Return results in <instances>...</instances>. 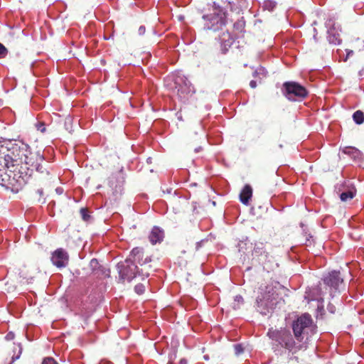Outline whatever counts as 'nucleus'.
Wrapping results in <instances>:
<instances>
[{"mask_svg":"<svg viewBox=\"0 0 364 364\" xmlns=\"http://www.w3.org/2000/svg\"><path fill=\"white\" fill-rule=\"evenodd\" d=\"M201 243H202V241H200V242H197L196 243V250H198L200 247V246H201Z\"/></svg>","mask_w":364,"mask_h":364,"instance_id":"obj_32","label":"nucleus"},{"mask_svg":"<svg viewBox=\"0 0 364 364\" xmlns=\"http://www.w3.org/2000/svg\"><path fill=\"white\" fill-rule=\"evenodd\" d=\"M145 32V27L144 26H140L139 28V33L140 34H144Z\"/></svg>","mask_w":364,"mask_h":364,"instance_id":"obj_31","label":"nucleus"},{"mask_svg":"<svg viewBox=\"0 0 364 364\" xmlns=\"http://www.w3.org/2000/svg\"><path fill=\"white\" fill-rule=\"evenodd\" d=\"M214 13L210 15H204L203 19L206 21L205 26L213 31H218L225 26L227 23L226 13L220 6H216L214 3Z\"/></svg>","mask_w":364,"mask_h":364,"instance_id":"obj_5","label":"nucleus"},{"mask_svg":"<svg viewBox=\"0 0 364 364\" xmlns=\"http://www.w3.org/2000/svg\"><path fill=\"white\" fill-rule=\"evenodd\" d=\"M180 364H187V361L185 359H181L180 360Z\"/></svg>","mask_w":364,"mask_h":364,"instance_id":"obj_33","label":"nucleus"},{"mask_svg":"<svg viewBox=\"0 0 364 364\" xmlns=\"http://www.w3.org/2000/svg\"><path fill=\"white\" fill-rule=\"evenodd\" d=\"M38 192L39 195H42L43 194V191L42 190H38Z\"/></svg>","mask_w":364,"mask_h":364,"instance_id":"obj_35","label":"nucleus"},{"mask_svg":"<svg viewBox=\"0 0 364 364\" xmlns=\"http://www.w3.org/2000/svg\"><path fill=\"white\" fill-rule=\"evenodd\" d=\"M130 257H132L136 264H139V267L137 266L136 274L141 276L143 278L148 277L150 272L153 271V267L150 264L151 258L147 255L144 256L142 248H134L130 253Z\"/></svg>","mask_w":364,"mask_h":364,"instance_id":"obj_4","label":"nucleus"},{"mask_svg":"<svg viewBox=\"0 0 364 364\" xmlns=\"http://www.w3.org/2000/svg\"><path fill=\"white\" fill-rule=\"evenodd\" d=\"M323 282L328 287L335 290H340L343 286V279L341 277L340 272L332 271L323 279Z\"/></svg>","mask_w":364,"mask_h":364,"instance_id":"obj_11","label":"nucleus"},{"mask_svg":"<svg viewBox=\"0 0 364 364\" xmlns=\"http://www.w3.org/2000/svg\"><path fill=\"white\" fill-rule=\"evenodd\" d=\"M355 195V191L352 189L341 193L340 198L342 201L346 202L347 200L353 198Z\"/></svg>","mask_w":364,"mask_h":364,"instance_id":"obj_18","label":"nucleus"},{"mask_svg":"<svg viewBox=\"0 0 364 364\" xmlns=\"http://www.w3.org/2000/svg\"><path fill=\"white\" fill-rule=\"evenodd\" d=\"M7 171L4 172V177L2 178L3 186L11 189L14 193H18L22 191L27 183H29L31 173L22 172L23 168L20 166H6Z\"/></svg>","mask_w":364,"mask_h":364,"instance_id":"obj_3","label":"nucleus"},{"mask_svg":"<svg viewBox=\"0 0 364 364\" xmlns=\"http://www.w3.org/2000/svg\"><path fill=\"white\" fill-rule=\"evenodd\" d=\"M42 364H58L53 358H46L43 359Z\"/></svg>","mask_w":364,"mask_h":364,"instance_id":"obj_25","label":"nucleus"},{"mask_svg":"<svg viewBox=\"0 0 364 364\" xmlns=\"http://www.w3.org/2000/svg\"><path fill=\"white\" fill-rule=\"evenodd\" d=\"M81 213H82V218L84 220H87L88 218H90V215L87 214L86 213V210L85 209H83L82 208L81 210H80Z\"/></svg>","mask_w":364,"mask_h":364,"instance_id":"obj_27","label":"nucleus"},{"mask_svg":"<svg viewBox=\"0 0 364 364\" xmlns=\"http://www.w3.org/2000/svg\"><path fill=\"white\" fill-rule=\"evenodd\" d=\"M7 53L8 50L6 48L2 43H0V58L6 57Z\"/></svg>","mask_w":364,"mask_h":364,"instance_id":"obj_23","label":"nucleus"},{"mask_svg":"<svg viewBox=\"0 0 364 364\" xmlns=\"http://www.w3.org/2000/svg\"><path fill=\"white\" fill-rule=\"evenodd\" d=\"M118 268L119 277L123 282H130L136 275L137 265L130 255L123 263L118 265Z\"/></svg>","mask_w":364,"mask_h":364,"instance_id":"obj_7","label":"nucleus"},{"mask_svg":"<svg viewBox=\"0 0 364 364\" xmlns=\"http://www.w3.org/2000/svg\"><path fill=\"white\" fill-rule=\"evenodd\" d=\"M36 127L38 131L43 133L46 131V127L43 123L38 122L36 124Z\"/></svg>","mask_w":364,"mask_h":364,"instance_id":"obj_26","label":"nucleus"},{"mask_svg":"<svg viewBox=\"0 0 364 364\" xmlns=\"http://www.w3.org/2000/svg\"><path fill=\"white\" fill-rule=\"evenodd\" d=\"M252 196V188L250 185L246 184L240 194V200L245 205H248Z\"/></svg>","mask_w":364,"mask_h":364,"instance_id":"obj_14","label":"nucleus"},{"mask_svg":"<svg viewBox=\"0 0 364 364\" xmlns=\"http://www.w3.org/2000/svg\"><path fill=\"white\" fill-rule=\"evenodd\" d=\"M90 266L92 269L93 272H95L96 274H97V271H98L97 268H100V267L99 266L97 259H91V261L90 262Z\"/></svg>","mask_w":364,"mask_h":364,"instance_id":"obj_21","label":"nucleus"},{"mask_svg":"<svg viewBox=\"0 0 364 364\" xmlns=\"http://www.w3.org/2000/svg\"><path fill=\"white\" fill-rule=\"evenodd\" d=\"M177 95L179 98L183 99L186 97V95L190 92V87L184 82V85H181L178 81L175 82Z\"/></svg>","mask_w":364,"mask_h":364,"instance_id":"obj_17","label":"nucleus"},{"mask_svg":"<svg viewBox=\"0 0 364 364\" xmlns=\"http://www.w3.org/2000/svg\"><path fill=\"white\" fill-rule=\"evenodd\" d=\"M283 94L289 100L305 98L309 92L305 87L294 81L283 84Z\"/></svg>","mask_w":364,"mask_h":364,"instance_id":"obj_6","label":"nucleus"},{"mask_svg":"<svg viewBox=\"0 0 364 364\" xmlns=\"http://www.w3.org/2000/svg\"><path fill=\"white\" fill-rule=\"evenodd\" d=\"M234 348H235L236 355H240V353H243V351H244V348L241 344L235 345Z\"/></svg>","mask_w":364,"mask_h":364,"instance_id":"obj_24","label":"nucleus"},{"mask_svg":"<svg viewBox=\"0 0 364 364\" xmlns=\"http://www.w3.org/2000/svg\"><path fill=\"white\" fill-rule=\"evenodd\" d=\"M164 237V233L159 227H154L149 235V241L152 245L161 242Z\"/></svg>","mask_w":364,"mask_h":364,"instance_id":"obj_13","label":"nucleus"},{"mask_svg":"<svg viewBox=\"0 0 364 364\" xmlns=\"http://www.w3.org/2000/svg\"><path fill=\"white\" fill-rule=\"evenodd\" d=\"M343 152L345 154L348 155L350 156L354 161H361L363 160V154L362 152L355 148L351 146L345 147L343 150Z\"/></svg>","mask_w":364,"mask_h":364,"instance_id":"obj_15","label":"nucleus"},{"mask_svg":"<svg viewBox=\"0 0 364 364\" xmlns=\"http://www.w3.org/2000/svg\"><path fill=\"white\" fill-rule=\"evenodd\" d=\"M354 122L358 124H361L364 122V113L360 110H357L353 114Z\"/></svg>","mask_w":364,"mask_h":364,"instance_id":"obj_19","label":"nucleus"},{"mask_svg":"<svg viewBox=\"0 0 364 364\" xmlns=\"http://www.w3.org/2000/svg\"><path fill=\"white\" fill-rule=\"evenodd\" d=\"M4 161L6 166H20L31 171L30 173L36 171L42 174H48L44 156L40 151H31L26 144L13 146L4 156Z\"/></svg>","mask_w":364,"mask_h":364,"instance_id":"obj_2","label":"nucleus"},{"mask_svg":"<svg viewBox=\"0 0 364 364\" xmlns=\"http://www.w3.org/2000/svg\"><path fill=\"white\" fill-rule=\"evenodd\" d=\"M328 36L327 38L330 43L338 45L341 43L340 25L335 21L330 19L327 23Z\"/></svg>","mask_w":364,"mask_h":364,"instance_id":"obj_10","label":"nucleus"},{"mask_svg":"<svg viewBox=\"0 0 364 364\" xmlns=\"http://www.w3.org/2000/svg\"><path fill=\"white\" fill-rule=\"evenodd\" d=\"M204 358H205V360H207V359H208V357L205 355V356H204Z\"/></svg>","mask_w":364,"mask_h":364,"instance_id":"obj_36","label":"nucleus"},{"mask_svg":"<svg viewBox=\"0 0 364 364\" xmlns=\"http://www.w3.org/2000/svg\"><path fill=\"white\" fill-rule=\"evenodd\" d=\"M222 49L225 52L234 43V38L229 32H224L220 36Z\"/></svg>","mask_w":364,"mask_h":364,"instance_id":"obj_16","label":"nucleus"},{"mask_svg":"<svg viewBox=\"0 0 364 364\" xmlns=\"http://www.w3.org/2000/svg\"><path fill=\"white\" fill-rule=\"evenodd\" d=\"M269 257V254L265 248V243L262 241L255 242L252 251V259L264 265L268 261Z\"/></svg>","mask_w":364,"mask_h":364,"instance_id":"obj_9","label":"nucleus"},{"mask_svg":"<svg viewBox=\"0 0 364 364\" xmlns=\"http://www.w3.org/2000/svg\"><path fill=\"white\" fill-rule=\"evenodd\" d=\"M7 171V168L5 166V162L4 157L0 158V178L2 179L4 177V172Z\"/></svg>","mask_w":364,"mask_h":364,"instance_id":"obj_20","label":"nucleus"},{"mask_svg":"<svg viewBox=\"0 0 364 364\" xmlns=\"http://www.w3.org/2000/svg\"><path fill=\"white\" fill-rule=\"evenodd\" d=\"M68 261L69 255L63 248H58L52 253L51 262L58 268L65 267Z\"/></svg>","mask_w":364,"mask_h":364,"instance_id":"obj_12","label":"nucleus"},{"mask_svg":"<svg viewBox=\"0 0 364 364\" xmlns=\"http://www.w3.org/2000/svg\"><path fill=\"white\" fill-rule=\"evenodd\" d=\"M316 328L311 316L309 314H304L292 323L294 336L290 331L285 328H271L267 331V336L275 342L272 346L275 355H282L284 350L291 355L289 361L299 363V358L294 355L300 350L306 349L307 346L303 341L308 340L309 336L314 334Z\"/></svg>","mask_w":364,"mask_h":364,"instance_id":"obj_1","label":"nucleus"},{"mask_svg":"<svg viewBox=\"0 0 364 364\" xmlns=\"http://www.w3.org/2000/svg\"><path fill=\"white\" fill-rule=\"evenodd\" d=\"M261 290L260 295L257 297L256 302L258 308L261 310H266L272 308L275 300L274 296V292L272 287H265V289H263L262 286L259 288Z\"/></svg>","mask_w":364,"mask_h":364,"instance_id":"obj_8","label":"nucleus"},{"mask_svg":"<svg viewBox=\"0 0 364 364\" xmlns=\"http://www.w3.org/2000/svg\"><path fill=\"white\" fill-rule=\"evenodd\" d=\"M250 86L251 88H255L257 87V82L255 80H251L250 82Z\"/></svg>","mask_w":364,"mask_h":364,"instance_id":"obj_29","label":"nucleus"},{"mask_svg":"<svg viewBox=\"0 0 364 364\" xmlns=\"http://www.w3.org/2000/svg\"><path fill=\"white\" fill-rule=\"evenodd\" d=\"M335 309H336V308H335V306H333V305H328V310L331 313H334Z\"/></svg>","mask_w":364,"mask_h":364,"instance_id":"obj_30","label":"nucleus"},{"mask_svg":"<svg viewBox=\"0 0 364 364\" xmlns=\"http://www.w3.org/2000/svg\"><path fill=\"white\" fill-rule=\"evenodd\" d=\"M5 338L7 340V341H11L12 339L14 338V333H12V332H9L6 334Z\"/></svg>","mask_w":364,"mask_h":364,"instance_id":"obj_28","label":"nucleus"},{"mask_svg":"<svg viewBox=\"0 0 364 364\" xmlns=\"http://www.w3.org/2000/svg\"><path fill=\"white\" fill-rule=\"evenodd\" d=\"M134 290L136 294H142L145 291V287L142 284H138L135 286Z\"/></svg>","mask_w":364,"mask_h":364,"instance_id":"obj_22","label":"nucleus"},{"mask_svg":"<svg viewBox=\"0 0 364 364\" xmlns=\"http://www.w3.org/2000/svg\"><path fill=\"white\" fill-rule=\"evenodd\" d=\"M236 299H237L238 301H242V300H243V299H242V297L241 296H236Z\"/></svg>","mask_w":364,"mask_h":364,"instance_id":"obj_34","label":"nucleus"}]
</instances>
